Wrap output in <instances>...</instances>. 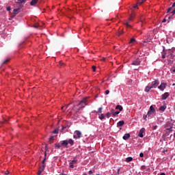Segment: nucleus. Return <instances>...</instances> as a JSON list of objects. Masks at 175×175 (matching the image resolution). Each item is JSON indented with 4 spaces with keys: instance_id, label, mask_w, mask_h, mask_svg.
<instances>
[{
    "instance_id": "1",
    "label": "nucleus",
    "mask_w": 175,
    "mask_h": 175,
    "mask_svg": "<svg viewBox=\"0 0 175 175\" xmlns=\"http://www.w3.org/2000/svg\"><path fill=\"white\" fill-rule=\"evenodd\" d=\"M68 144L73 146V144H75V141L72 139H69L68 140H64L62 142V146H64V147H68Z\"/></svg>"
},
{
    "instance_id": "2",
    "label": "nucleus",
    "mask_w": 175,
    "mask_h": 175,
    "mask_svg": "<svg viewBox=\"0 0 175 175\" xmlns=\"http://www.w3.org/2000/svg\"><path fill=\"white\" fill-rule=\"evenodd\" d=\"M78 106H81L78 109V111L81 110V109H83V107H85V106H87V98H83L81 101L79 103Z\"/></svg>"
},
{
    "instance_id": "3",
    "label": "nucleus",
    "mask_w": 175,
    "mask_h": 175,
    "mask_svg": "<svg viewBox=\"0 0 175 175\" xmlns=\"http://www.w3.org/2000/svg\"><path fill=\"white\" fill-rule=\"evenodd\" d=\"M174 51H175V48H172L171 49L167 50L166 51V54H167V56L170 57V58H172V59L174 58V55L173 54Z\"/></svg>"
},
{
    "instance_id": "4",
    "label": "nucleus",
    "mask_w": 175,
    "mask_h": 175,
    "mask_svg": "<svg viewBox=\"0 0 175 175\" xmlns=\"http://www.w3.org/2000/svg\"><path fill=\"white\" fill-rule=\"evenodd\" d=\"M80 137H81V131H75L74 132V135H73V138L74 139H80Z\"/></svg>"
},
{
    "instance_id": "5",
    "label": "nucleus",
    "mask_w": 175,
    "mask_h": 175,
    "mask_svg": "<svg viewBox=\"0 0 175 175\" xmlns=\"http://www.w3.org/2000/svg\"><path fill=\"white\" fill-rule=\"evenodd\" d=\"M140 62H142V60H140V59H136L132 62L131 65H134L135 66H139V65H140Z\"/></svg>"
},
{
    "instance_id": "6",
    "label": "nucleus",
    "mask_w": 175,
    "mask_h": 175,
    "mask_svg": "<svg viewBox=\"0 0 175 175\" xmlns=\"http://www.w3.org/2000/svg\"><path fill=\"white\" fill-rule=\"evenodd\" d=\"M159 85V81H158L157 80H155L152 82L151 87H152V88H157Z\"/></svg>"
},
{
    "instance_id": "7",
    "label": "nucleus",
    "mask_w": 175,
    "mask_h": 175,
    "mask_svg": "<svg viewBox=\"0 0 175 175\" xmlns=\"http://www.w3.org/2000/svg\"><path fill=\"white\" fill-rule=\"evenodd\" d=\"M76 163H77V160L76 159H73L70 163H69V167H70V169H73V167H75L74 165H76Z\"/></svg>"
},
{
    "instance_id": "8",
    "label": "nucleus",
    "mask_w": 175,
    "mask_h": 175,
    "mask_svg": "<svg viewBox=\"0 0 175 175\" xmlns=\"http://www.w3.org/2000/svg\"><path fill=\"white\" fill-rule=\"evenodd\" d=\"M46 161V159H44L43 161H42V167H41L39 170V172H38V175H40L42 174V172H43V170H44V162Z\"/></svg>"
},
{
    "instance_id": "9",
    "label": "nucleus",
    "mask_w": 175,
    "mask_h": 175,
    "mask_svg": "<svg viewBox=\"0 0 175 175\" xmlns=\"http://www.w3.org/2000/svg\"><path fill=\"white\" fill-rule=\"evenodd\" d=\"M159 90L160 91H164L165 88H166V83H161V85L158 87Z\"/></svg>"
},
{
    "instance_id": "10",
    "label": "nucleus",
    "mask_w": 175,
    "mask_h": 175,
    "mask_svg": "<svg viewBox=\"0 0 175 175\" xmlns=\"http://www.w3.org/2000/svg\"><path fill=\"white\" fill-rule=\"evenodd\" d=\"M146 131V129L144 128H142L139 130V134H138V136L139 137H144V135H143V133L145 132Z\"/></svg>"
},
{
    "instance_id": "11",
    "label": "nucleus",
    "mask_w": 175,
    "mask_h": 175,
    "mask_svg": "<svg viewBox=\"0 0 175 175\" xmlns=\"http://www.w3.org/2000/svg\"><path fill=\"white\" fill-rule=\"evenodd\" d=\"M169 92H165V93H164L163 95H162V99L163 100H166V99H167V98H169Z\"/></svg>"
},
{
    "instance_id": "12",
    "label": "nucleus",
    "mask_w": 175,
    "mask_h": 175,
    "mask_svg": "<svg viewBox=\"0 0 175 175\" xmlns=\"http://www.w3.org/2000/svg\"><path fill=\"white\" fill-rule=\"evenodd\" d=\"M131 137V135L129 133H126L123 136L124 140H128Z\"/></svg>"
},
{
    "instance_id": "13",
    "label": "nucleus",
    "mask_w": 175,
    "mask_h": 175,
    "mask_svg": "<svg viewBox=\"0 0 175 175\" xmlns=\"http://www.w3.org/2000/svg\"><path fill=\"white\" fill-rule=\"evenodd\" d=\"M38 2H39V0H32L30 3V5L31 6H35Z\"/></svg>"
},
{
    "instance_id": "14",
    "label": "nucleus",
    "mask_w": 175,
    "mask_h": 175,
    "mask_svg": "<svg viewBox=\"0 0 175 175\" xmlns=\"http://www.w3.org/2000/svg\"><path fill=\"white\" fill-rule=\"evenodd\" d=\"M124 124H125V122H124L123 120H121L117 123V126H122Z\"/></svg>"
},
{
    "instance_id": "15",
    "label": "nucleus",
    "mask_w": 175,
    "mask_h": 175,
    "mask_svg": "<svg viewBox=\"0 0 175 175\" xmlns=\"http://www.w3.org/2000/svg\"><path fill=\"white\" fill-rule=\"evenodd\" d=\"M159 110L160 111H165L166 110V105H163L159 107Z\"/></svg>"
},
{
    "instance_id": "16",
    "label": "nucleus",
    "mask_w": 175,
    "mask_h": 175,
    "mask_svg": "<svg viewBox=\"0 0 175 175\" xmlns=\"http://www.w3.org/2000/svg\"><path fill=\"white\" fill-rule=\"evenodd\" d=\"M116 110H119L120 111H122V106H121V105H117L116 107Z\"/></svg>"
},
{
    "instance_id": "17",
    "label": "nucleus",
    "mask_w": 175,
    "mask_h": 175,
    "mask_svg": "<svg viewBox=\"0 0 175 175\" xmlns=\"http://www.w3.org/2000/svg\"><path fill=\"white\" fill-rule=\"evenodd\" d=\"M151 88H152V86H146V88L145 89V92H149L150 90H151Z\"/></svg>"
},
{
    "instance_id": "18",
    "label": "nucleus",
    "mask_w": 175,
    "mask_h": 175,
    "mask_svg": "<svg viewBox=\"0 0 175 175\" xmlns=\"http://www.w3.org/2000/svg\"><path fill=\"white\" fill-rule=\"evenodd\" d=\"M133 160V158H132L131 157H129L126 159V162H132Z\"/></svg>"
},
{
    "instance_id": "19",
    "label": "nucleus",
    "mask_w": 175,
    "mask_h": 175,
    "mask_svg": "<svg viewBox=\"0 0 175 175\" xmlns=\"http://www.w3.org/2000/svg\"><path fill=\"white\" fill-rule=\"evenodd\" d=\"M103 108L100 107V108H98V111H96V113L97 114H100V113H102V110H103Z\"/></svg>"
},
{
    "instance_id": "20",
    "label": "nucleus",
    "mask_w": 175,
    "mask_h": 175,
    "mask_svg": "<svg viewBox=\"0 0 175 175\" xmlns=\"http://www.w3.org/2000/svg\"><path fill=\"white\" fill-rule=\"evenodd\" d=\"M154 113H155L154 112H152V111H151L150 110H149V111H148L147 116H148V117H150V116H152V114H154Z\"/></svg>"
},
{
    "instance_id": "21",
    "label": "nucleus",
    "mask_w": 175,
    "mask_h": 175,
    "mask_svg": "<svg viewBox=\"0 0 175 175\" xmlns=\"http://www.w3.org/2000/svg\"><path fill=\"white\" fill-rule=\"evenodd\" d=\"M150 111H152V113H155V109L152 105L150 107Z\"/></svg>"
},
{
    "instance_id": "22",
    "label": "nucleus",
    "mask_w": 175,
    "mask_h": 175,
    "mask_svg": "<svg viewBox=\"0 0 175 175\" xmlns=\"http://www.w3.org/2000/svg\"><path fill=\"white\" fill-rule=\"evenodd\" d=\"M98 118H99L100 120H103V119H105V115L103 114V113L100 114V115L98 116Z\"/></svg>"
},
{
    "instance_id": "23",
    "label": "nucleus",
    "mask_w": 175,
    "mask_h": 175,
    "mask_svg": "<svg viewBox=\"0 0 175 175\" xmlns=\"http://www.w3.org/2000/svg\"><path fill=\"white\" fill-rule=\"evenodd\" d=\"M18 12H20V9H14V14H18Z\"/></svg>"
},
{
    "instance_id": "24",
    "label": "nucleus",
    "mask_w": 175,
    "mask_h": 175,
    "mask_svg": "<svg viewBox=\"0 0 175 175\" xmlns=\"http://www.w3.org/2000/svg\"><path fill=\"white\" fill-rule=\"evenodd\" d=\"M120 113V111H117L115 112H111L112 116H118V113Z\"/></svg>"
},
{
    "instance_id": "25",
    "label": "nucleus",
    "mask_w": 175,
    "mask_h": 175,
    "mask_svg": "<svg viewBox=\"0 0 175 175\" xmlns=\"http://www.w3.org/2000/svg\"><path fill=\"white\" fill-rule=\"evenodd\" d=\"M61 147H62V143L61 144H57L55 146V148H61Z\"/></svg>"
},
{
    "instance_id": "26",
    "label": "nucleus",
    "mask_w": 175,
    "mask_h": 175,
    "mask_svg": "<svg viewBox=\"0 0 175 175\" xmlns=\"http://www.w3.org/2000/svg\"><path fill=\"white\" fill-rule=\"evenodd\" d=\"M170 71L172 73H175V67H172L171 69H170Z\"/></svg>"
},
{
    "instance_id": "27",
    "label": "nucleus",
    "mask_w": 175,
    "mask_h": 175,
    "mask_svg": "<svg viewBox=\"0 0 175 175\" xmlns=\"http://www.w3.org/2000/svg\"><path fill=\"white\" fill-rule=\"evenodd\" d=\"M125 25H126V27H127L128 28H131V25H129V23H128V22H126L125 23Z\"/></svg>"
},
{
    "instance_id": "28",
    "label": "nucleus",
    "mask_w": 175,
    "mask_h": 175,
    "mask_svg": "<svg viewBox=\"0 0 175 175\" xmlns=\"http://www.w3.org/2000/svg\"><path fill=\"white\" fill-rule=\"evenodd\" d=\"M106 116V117H107L108 118H110V117H111V113H107V114L105 115Z\"/></svg>"
},
{
    "instance_id": "29",
    "label": "nucleus",
    "mask_w": 175,
    "mask_h": 175,
    "mask_svg": "<svg viewBox=\"0 0 175 175\" xmlns=\"http://www.w3.org/2000/svg\"><path fill=\"white\" fill-rule=\"evenodd\" d=\"M135 42H136V40H135V38H131L130 40V43H135Z\"/></svg>"
},
{
    "instance_id": "30",
    "label": "nucleus",
    "mask_w": 175,
    "mask_h": 175,
    "mask_svg": "<svg viewBox=\"0 0 175 175\" xmlns=\"http://www.w3.org/2000/svg\"><path fill=\"white\" fill-rule=\"evenodd\" d=\"M23 2H25V0H18V3H23Z\"/></svg>"
},
{
    "instance_id": "31",
    "label": "nucleus",
    "mask_w": 175,
    "mask_h": 175,
    "mask_svg": "<svg viewBox=\"0 0 175 175\" xmlns=\"http://www.w3.org/2000/svg\"><path fill=\"white\" fill-rule=\"evenodd\" d=\"M93 72L96 70V67L95 66H92Z\"/></svg>"
},
{
    "instance_id": "32",
    "label": "nucleus",
    "mask_w": 175,
    "mask_h": 175,
    "mask_svg": "<svg viewBox=\"0 0 175 175\" xmlns=\"http://www.w3.org/2000/svg\"><path fill=\"white\" fill-rule=\"evenodd\" d=\"M110 94V91L109 90H106L105 91V94L106 95H109Z\"/></svg>"
},
{
    "instance_id": "33",
    "label": "nucleus",
    "mask_w": 175,
    "mask_h": 175,
    "mask_svg": "<svg viewBox=\"0 0 175 175\" xmlns=\"http://www.w3.org/2000/svg\"><path fill=\"white\" fill-rule=\"evenodd\" d=\"M166 128H167V131H172V126H170V128H167V125H166Z\"/></svg>"
},
{
    "instance_id": "34",
    "label": "nucleus",
    "mask_w": 175,
    "mask_h": 175,
    "mask_svg": "<svg viewBox=\"0 0 175 175\" xmlns=\"http://www.w3.org/2000/svg\"><path fill=\"white\" fill-rule=\"evenodd\" d=\"M139 157H140L141 158H143V157H144V154L143 152H141V153L139 154Z\"/></svg>"
},
{
    "instance_id": "35",
    "label": "nucleus",
    "mask_w": 175,
    "mask_h": 175,
    "mask_svg": "<svg viewBox=\"0 0 175 175\" xmlns=\"http://www.w3.org/2000/svg\"><path fill=\"white\" fill-rule=\"evenodd\" d=\"M59 66H62L64 65V63L62 62H59Z\"/></svg>"
},
{
    "instance_id": "36",
    "label": "nucleus",
    "mask_w": 175,
    "mask_h": 175,
    "mask_svg": "<svg viewBox=\"0 0 175 175\" xmlns=\"http://www.w3.org/2000/svg\"><path fill=\"white\" fill-rule=\"evenodd\" d=\"M171 13H172V16H174V14H175V8Z\"/></svg>"
},
{
    "instance_id": "37",
    "label": "nucleus",
    "mask_w": 175,
    "mask_h": 175,
    "mask_svg": "<svg viewBox=\"0 0 175 175\" xmlns=\"http://www.w3.org/2000/svg\"><path fill=\"white\" fill-rule=\"evenodd\" d=\"M53 133H55V134L58 133V130H57V129H56V130L53 131Z\"/></svg>"
},
{
    "instance_id": "38",
    "label": "nucleus",
    "mask_w": 175,
    "mask_h": 175,
    "mask_svg": "<svg viewBox=\"0 0 175 175\" xmlns=\"http://www.w3.org/2000/svg\"><path fill=\"white\" fill-rule=\"evenodd\" d=\"M172 10V8H168L167 13H169Z\"/></svg>"
},
{
    "instance_id": "39",
    "label": "nucleus",
    "mask_w": 175,
    "mask_h": 175,
    "mask_svg": "<svg viewBox=\"0 0 175 175\" xmlns=\"http://www.w3.org/2000/svg\"><path fill=\"white\" fill-rule=\"evenodd\" d=\"M147 116H148V115H144V120H147Z\"/></svg>"
},
{
    "instance_id": "40",
    "label": "nucleus",
    "mask_w": 175,
    "mask_h": 175,
    "mask_svg": "<svg viewBox=\"0 0 175 175\" xmlns=\"http://www.w3.org/2000/svg\"><path fill=\"white\" fill-rule=\"evenodd\" d=\"M7 10H8V12H10V7H8Z\"/></svg>"
},
{
    "instance_id": "41",
    "label": "nucleus",
    "mask_w": 175,
    "mask_h": 175,
    "mask_svg": "<svg viewBox=\"0 0 175 175\" xmlns=\"http://www.w3.org/2000/svg\"><path fill=\"white\" fill-rule=\"evenodd\" d=\"M89 174L92 175V170L89 171Z\"/></svg>"
},
{
    "instance_id": "42",
    "label": "nucleus",
    "mask_w": 175,
    "mask_h": 175,
    "mask_svg": "<svg viewBox=\"0 0 175 175\" xmlns=\"http://www.w3.org/2000/svg\"><path fill=\"white\" fill-rule=\"evenodd\" d=\"M172 8H175V2L172 4Z\"/></svg>"
},
{
    "instance_id": "43",
    "label": "nucleus",
    "mask_w": 175,
    "mask_h": 175,
    "mask_svg": "<svg viewBox=\"0 0 175 175\" xmlns=\"http://www.w3.org/2000/svg\"><path fill=\"white\" fill-rule=\"evenodd\" d=\"M46 155H47V152L45 151V152H44V157H46Z\"/></svg>"
},
{
    "instance_id": "44",
    "label": "nucleus",
    "mask_w": 175,
    "mask_h": 175,
    "mask_svg": "<svg viewBox=\"0 0 175 175\" xmlns=\"http://www.w3.org/2000/svg\"><path fill=\"white\" fill-rule=\"evenodd\" d=\"M102 61H106V58L103 57Z\"/></svg>"
},
{
    "instance_id": "45",
    "label": "nucleus",
    "mask_w": 175,
    "mask_h": 175,
    "mask_svg": "<svg viewBox=\"0 0 175 175\" xmlns=\"http://www.w3.org/2000/svg\"><path fill=\"white\" fill-rule=\"evenodd\" d=\"M8 61H9L8 59L5 60V61L3 62V64H6V62H8Z\"/></svg>"
},
{
    "instance_id": "46",
    "label": "nucleus",
    "mask_w": 175,
    "mask_h": 175,
    "mask_svg": "<svg viewBox=\"0 0 175 175\" xmlns=\"http://www.w3.org/2000/svg\"><path fill=\"white\" fill-rule=\"evenodd\" d=\"M163 23H166V19H163Z\"/></svg>"
},
{
    "instance_id": "47",
    "label": "nucleus",
    "mask_w": 175,
    "mask_h": 175,
    "mask_svg": "<svg viewBox=\"0 0 175 175\" xmlns=\"http://www.w3.org/2000/svg\"><path fill=\"white\" fill-rule=\"evenodd\" d=\"M136 8H137V5L134 6V9H136Z\"/></svg>"
},
{
    "instance_id": "48",
    "label": "nucleus",
    "mask_w": 175,
    "mask_h": 175,
    "mask_svg": "<svg viewBox=\"0 0 175 175\" xmlns=\"http://www.w3.org/2000/svg\"><path fill=\"white\" fill-rule=\"evenodd\" d=\"M162 58H165V55H162Z\"/></svg>"
},
{
    "instance_id": "49",
    "label": "nucleus",
    "mask_w": 175,
    "mask_h": 175,
    "mask_svg": "<svg viewBox=\"0 0 175 175\" xmlns=\"http://www.w3.org/2000/svg\"><path fill=\"white\" fill-rule=\"evenodd\" d=\"M69 105H70V104H68V105H66V109H68V107H69Z\"/></svg>"
},
{
    "instance_id": "50",
    "label": "nucleus",
    "mask_w": 175,
    "mask_h": 175,
    "mask_svg": "<svg viewBox=\"0 0 175 175\" xmlns=\"http://www.w3.org/2000/svg\"><path fill=\"white\" fill-rule=\"evenodd\" d=\"M129 20V21H131L132 20V18H130Z\"/></svg>"
},
{
    "instance_id": "51",
    "label": "nucleus",
    "mask_w": 175,
    "mask_h": 175,
    "mask_svg": "<svg viewBox=\"0 0 175 175\" xmlns=\"http://www.w3.org/2000/svg\"><path fill=\"white\" fill-rule=\"evenodd\" d=\"M122 33V32H120V33H119V35H121Z\"/></svg>"
},
{
    "instance_id": "52",
    "label": "nucleus",
    "mask_w": 175,
    "mask_h": 175,
    "mask_svg": "<svg viewBox=\"0 0 175 175\" xmlns=\"http://www.w3.org/2000/svg\"><path fill=\"white\" fill-rule=\"evenodd\" d=\"M34 28H38V26H34Z\"/></svg>"
},
{
    "instance_id": "53",
    "label": "nucleus",
    "mask_w": 175,
    "mask_h": 175,
    "mask_svg": "<svg viewBox=\"0 0 175 175\" xmlns=\"http://www.w3.org/2000/svg\"><path fill=\"white\" fill-rule=\"evenodd\" d=\"M144 1H146V0H142V2H144Z\"/></svg>"
},
{
    "instance_id": "54",
    "label": "nucleus",
    "mask_w": 175,
    "mask_h": 175,
    "mask_svg": "<svg viewBox=\"0 0 175 175\" xmlns=\"http://www.w3.org/2000/svg\"><path fill=\"white\" fill-rule=\"evenodd\" d=\"M62 175H66V174H62Z\"/></svg>"
},
{
    "instance_id": "55",
    "label": "nucleus",
    "mask_w": 175,
    "mask_h": 175,
    "mask_svg": "<svg viewBox=\"0 0 175 175\" xmlns=\"http://www.w3.org/2000/svg\"><path fill=\"white\" fill-rule=\"evenodd\" d=\"M118 172H120V169L118 170Z\"/></svg>"
},
{
    "instance_id": "56",
    "label": "nucleus",
    "mask_w": 175,
    "mask_h": 175,
    "mask_svg": "<svg viewBox=\"0 0 175 175\" xmlns=\"http://www.w3.org/2000/svg\"><path fill=\"white\" fill-rule=\"evenodd\" d=\"M62 109H64V107H62Z\"/></svg>"
},
{
    "instance_id": "57",
    "label": "nucleus",
    "mask_w": 175,
    "mask_h": 175,
    "mask_svg": "<svg viewBox=\"0 0 175 175\" xmlns=\"http://www.w3.org/2000/svg\"><path fill=\"white\" fill-rule=\"evenodd\" d=\"M174 137H175V133H174Z\"/></svg>"
},
{
    "instance_id": "58",
    "label": "nucleus",
    "mask_w": 175,
    "mask_h": 175,
    "mask_svg": "<svg viewBox=\"0 0 175 175\" xmlns=\"http://www.w3.org/2000/svg\"><path fill=\"white\" fill-rule=\"evenodd\" d=\"M46 150H47V146H46Z\"/></svg>"
},
{
    "instance_id": "59",
    "label": "nucleus",
    "mask_w": 175,
    "mask_h": 175,
    "mask_svg": "<svg viewBox=\"0 0 175 175\" xmlns=\"http://www.w3.org/2000/svg\"><path fill=\"white\" fill-rule=\"evenodd\" d=\"M157 128V126L154 127V129Z\"/></svg>"
},
{
    "instance_id": "60",
    "label": "nucleus",
    "mask_w": 175,
    "mask_h": 175,
    "mask_svg": "<svg viewBox=\"0 0 175 175\" xmlns=\"http://www.w3.org/2000/svg\"><path fill=\"white\" fill-rule=\"evenodd\" d=\"M138 3L142 4V3Z\"/></svg>"
},
{
    "instance_id": "61",
    "label": "nucleus",
    "mask_w": 175,
    "mask_h": 175,
    "mask_svg": "<svg viewBox=\"0 0 175 175\" xmlns=\"http://www.w3.org/2000/svg\"><path fill=\"white\" fill-rule=\"evenodd\" d=\"M173 85H175V84L174 83Z\"/></svg>"
}]
</instances>
